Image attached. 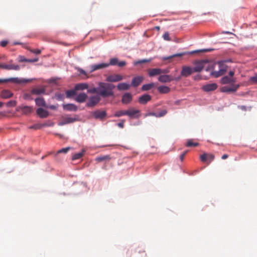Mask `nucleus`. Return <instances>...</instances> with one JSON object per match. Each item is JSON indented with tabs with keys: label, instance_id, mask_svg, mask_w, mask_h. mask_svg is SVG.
I'll return each instance as SVG.
<instances>
[{
	"label": "nucleus",
	"instance_id": "obj_1",
	"mask_svg": "<svg viewBox=\"0 0 257 257\" xmlns=\"http://www.w3.org/2000/svg\"><path fill=\"white\" fill-rule=\"evenodd\" d=\"M97 87V93L103 97H106L113 95L112 90L115 86L110 83L100 82Z\"/></svg>",
	"mask_w": 257,
	"mask_h": 257
},
{
	"label": "nucleus",
	"instance_id": "obj_2",
	"mask_svg": "<svg viewBox=\"0 0 257 257\" xmlns=\"http://www.w3.org/2000/svg\"><path fill=\"white\" fill-rule=\"evenodd\" d=\"M219 66L218 71H212L210 75L215 78H217L223 75L227 71V66L223 62H219L218 63Z\"/></svg>",
	"mask_w": 257,
	"mask_h": 257
},
{
	"label": "nucleus",
	"instance_id": "obj_3",
	"mask_svg": "<svg viewBox=\"0 0 257 257\" xmlns=\"http://www.w3.org/2000/svg\"><path fill=\"white\" fill-rule=\"evenodd\" d=\"M31 79L19 78L18 77H12L9 78L0 79V83L12 82L16 84H22L30 82Z\"/></svg>",
	"mask_w": 257,
	"mask_h": 257
},
{
	"label": "nucleus",
	"instance_id": "obj_4",
	"mask_svg": "<svg viewBox=\"0 0 257 257\" xmlns=\"http://www.w3.org/2000/svg\"><path fill=\"white\" fill-rule=\"evenodd\" d=\"M208 63V61L207 60H203L196 62L195 63V66L193 68V71L196 72H200Z\"/></svg>",
	"mask_w": 257,
	"mask_h": 257
},
{
	"label": "nucleus",
	"instance_id": "obj_5",
	"mask_svg": "<svg viewBox=\"0 0 257 257\" xmlns=\"http://www.w3.org/2000/svg\"><path fill=\"white\" fill-rule=\"evenodd\" d=\"M238 84H232L230 86H224L221 88V91L223 92H235L239 88Z\"/></svg>",
	"mask_w": 257,
	"mask_h": 257
},
{
	"label": "nucleus",
	"instance_id": "obj_6",
	"mask_svg": "<svg viewBox=\"0 0 257 257\" xmlns=\"http://www.w3.org/2000/svg\"><path fill=\"white\" fill-rule=\"evenodd\" d=\"M127 115L131 118H138L141 116L140 111L133 108L127 110Z\"/></svg>",
	"mask_w": 257,
	"mask_h": 257
},
{
	"label": "nucleus",
	"instance_id": "obj_7",
	"mask_svg": "<svg viewBox=\"0 0 257 257\" xmlns=\"http://www.w3.org/2000/svg\"><path fill=\"white\" fill-rule=\"evenodd\" d=\"M91 115L96 119H102L106 116V113L105 111L97 110L92 112Z\"/></svg>",
	"mask_w": 257,
	"mask_h": 257
},
{
	"label": "nucleus",
	"instance_id": "obj_8",
	"mask_svg": "<svg viewBox=\"0 0 257 257\" xmlns=\"http://www.w3.org/2000/svg\"><path fill=\"white\" fill-rule=\"evenodd\" d=\"M0 68L10 70H19L20 69V67L18 65L16 64H0Z\"/></svg>",
	"mask_w": 257,
	"mask_h": 257
},
{
	"label": "nucleus",
	"instance_id": "obj_9",
	"mask_svg": "<svg viewBox=\"0 0 257 257\" xmlns=\"http://www.w3.org/2000/svg\"><path fill=\"white\" fill-rule=\"evenodd\" d=\"M100 101V97L98 96H93L89 98L87 106L93 107L95 105Z\"/></svg>",
	"mask_w": 257,
	"mask_h": 257
},
{
	"label": "nucleus",
	"instance_id": "obj_10",
	"mask_svg": "<svg viewBox=\"0 0 257 257\" xmlns=\"http://www.w3.org/2000/svg\"><path fill=\"white\" fill-rule=\"evenodd\" d=\"M193 68L186 66L182 67L181 71V75L184 77H187L190 75L193 72Z\"/></svg>",
	"mask_w": 257,
	"mask_h": 257
},
{
	"label": "nucleus",
	"instance_id": "obj_11",
	"mask_svg": "<svg viewBox=\"0 0 257 257\" xmlns=\"http://www.w3.org/2000/svg\"><path fill=\"white\" fill-rule=\"evenodd\" d=\"M174 79L173 77L169 75H161L158 77V80L162 83L170 82Z\"/></svg>",
	"mask_w": 257,
	"mask_h": 257
},
{
	"label": "nucleus",
	"instance_id": "obj_12",
	"mask_svg": "<svg viewBox=\"0 0 257 257\" xmlns=\"http://www.w3.org/2000/svg\"><path fill=\"white\" fill-rule=\"evenodd\" d=\"M123 77L119 74H114L108 76L106 78L108 82H117L122 80Z\"/></svg>",
	"mask_w": 257,
	"mask_h": 257
},
{
	"label": "nucleus",
	"instance_id": "obj_13",
	"mask_svg": "<svg viewBox=\"0 0 257 257\" xmlns=\"http://www.w3.org/2000/svg\"><path fill=\"white\" fill-rule=\"evenodd\" d=\"M109 66V64L107 63H102L97 64H94L91 66V72L96 71L98 69H101L103 68H105L108 67Z\"/></svg>",
	"mask_w": 257,
	"mask_h": 257
},
{
	"label": "nucleus",
	"instance_id": "obj_14",
	"mask_svg": "<svg viewBox=\"0 0 257 257\" xmlns=\"http://www.w3.org/2000/svg\"><path fill=\"white\" fill-rule=\"evenodd\" d=\"M144 77L143 76H137L134 77L132 81L131 85L136 87L138 86L143 81Z\"/></svg>",
	"mask_w": 257,
	"mask_h": 257
},
{
	"label": "nucleus",
	"instance_id": "obj_15",
	"mask_svg": "<svg viewBox=\"0 0 257 257\" xmlns=\"http://www.w3.org/2000/svg\"><path fill=\"white\" fill-rule=\"evenodd\" d=\"M152 97L149 94H144L139 98V102L142 104H145L151 100Z\"/></svg>",
	"mask_w": 257,
	"mask_h": 257
},
{
	"label": "nucleus",
	"instance_id": "obj_16",
	"mask_svg": "<svg viewBox=\"0 0 257 257\" xmlns=\"http://www.w3.org/2000/svg\"><path fill=\"white\" fill-rule=\"evenodd\" d=\"M132 101V95L130 93H125L122 97V103L125 104L130 103Z\"/></svg>",
	"mask_w": 257,
	"mask_h": 257
},
{
	"label": "nucleus",
	"instance_id": "obj_17",
	"mask_svg": "<svg viewBox=\"0 0 257 257\" xmlns=\"http://www.w3.org/2000/svg\"><path fill=\"white\" fill-rule=\"evenodd\" d=\"M217 87L216 83L207 84L202 87V89L204 91L209 92L215 90Z\"/></svg>",
	"mask_w": 257,
	"mask_h": 257
},
{
	"label": "nucleus",
	"instance_id": "obj_18",
	"mask_svg": "<svg viewBox=\"0 0 257 257\" xmlns=\"http://www.w3.org/2000/svg\"><path fill=\"white\" fill-rule=\"evenodd\" d=\"M63 108L64 110L67 111H76L77 110V106L72 103H68L63 105Z\"/></svg>",
	"mask_w": 257,
	"mask_h": 257
},
{
	"label": "nucleus",
	"instance_id": "obj_19",
	"mask_svg": "<svg viewBox=\"0 0 257 257\" xmlns=\"http://www.w3.org/2000/svg\"><path fill=\"white\" fill-rule=\"evenodd\" d=\"M13 95V93L9 90L4 89L1 91V97L4 99H8Z\"/></svg>",
	"mask_w": 257,
	"mask_h": 257
},
{
	"label": "nucleus",
	"instance_id": "obj_20",
	"mask_svg": "<svg viewBox=\"0 0 257 257\" xmlns=\"http://www.w3.org/2000/svg\"><path fill=\"white\" fill-rule=\"evenodd\" d=\"M236 79L234 78H230L227 76L223 77L221 82L222 84H233L235 82Z\"/></svg>",
	"mask_w": 257,
	"mask_h": 257
},
{
	"label": "nucleus",
	"instance_id": "obj_21",
	"mask_svg": "<svg viewBox=\"0 0 257 257\" xmlns=\"http://www.w3.org/2000/svg\"><path fill=\"white\" fill-rule=\"evenodd\" d=\"M36 111H37V114L41 118H46L49 115L48 112L47 110L44 109L42 108H38L37 109Z\"/></svg>",
	"mask_w": 257,
	"mask_h": 257
},
{
	"label": "nucleus",
	"instance_id": "obj_22",
	"mask_svg": "<svg viewBox=\"0 0 257 257\" xmlns=\"http://www.w3.org/2000/svg\"><path fill=\"white\" fill-rule=\"evenodd\" d=\"M148 73L150 77L155 76L161 74V68H153L148 70Z\"/></svg>",
	"mask_w": 257,
	"mask_h": 257
},
{
	"label": "nucleus",
	"instance_id": "obj_23",
	"mask_svg": "<svg viewBox=\"0 0 257 257\" xmlns=\"http://www.w3.org/2000/svg\"><path fill=\"white\" fill-rule=\"evenodd\" d=\"M87 98V95L84 93L79 94L75 98V100L79 103H83L85 101Z\"/></svg>",
	"mask_w": 257,
	"mask_h": 257
},
{
	"label": "nucleus",
	"instance_id": "obj_24",
	"mask_svg": "<svg viewBox=\"0 0 257 257\" xmlns=\"http://www.w3.org/2000/svg\"><path fill=\"white\" fill-rule=\"evenodd\" d=\"M130 87L131 85L126 83H120L117 85V88L119 91L127 90Z\"/></svg>",
	"mask_w": 257,
	"mask_h": 257
},
{
	"label": "nucleus",
	"instance_id": "obj_25",
	"mask_svg": "<svg viewBox=\"0 0 257 257\" xmlns=\"http://www.w3.org/2000/svg\"><path fill=\"white\" fill-rule=\"evenodd\" d=\"M36 104L39 106L46 107V104L44 99L42 97L36 98L35 100Z\"/></svg>",
	"mask_w": 257,
	"mask_h": 257
},
{
	"label": "nucleus",
	"instance_id": "obj_26",
	"mask_svg": "<svg viewBox=\"0 0 257 257\" xmlns=\"http://www.w3.org/2000/svg\"><path fill=\"white\" fill-rule=\"evenodd\" d=\"M45 92V89L44 88H33L31 90V93L32 94L40 95L41 94L44 93Z\"/></svg>",
	"mask_w": 257,
	"mask_h": 257
},
{
	"label": "nucleus",
	"instance_id": "obj_27",
	"mask_svg": "<svg viewBox=\"0 0 257 257\" xmlns=\"http://www.w3.org/2000/svg\"><path fill=\"white\" fill-rule=\"evenodd\" d=\"M23 113L28 114L31 113L33 111L32 107L29 106H22L20 107Z\"/></svg>",
	"mask_w": 257,
	"mask_h": 257
},
{
	"label": "nucleus",
	"instance_id": "obj_28",
	"mask_svg": "<svg viewBox=\"0 0 257 257\" xmlns=\"http://www.w3.org/2000/svg\"><path fill=\"white\" fill-rule=\"evenodd\" d=\"M88 85L86 83H78L75 86V90H82L87 89Z\"/></svg>",
	"mask_w": 257,
	"mask_h": 257
},
{
	"label": "nucleus",
	"instance_id": "obj_29",
	"mask_svg": "<svg viewBox=\"0 0 257 257\" xmlns=\"http://www.w3.org/2000/svg\"><path fill=\"white\" fill-rule=\"evenodd\" d=\"M111 158L109 155H105L102 156H99L95 159V160L98 162H101L102 161H109Z\"/></svg>",
	"mask_w": 257,
	"mask_h": 257
},
{
	"label": "nucleus",
	"instance_id": "obj_30",
	"mask_svg": "<svg viewBox=\"0 0 257 257\" xmlns=\"http://www.w3.org/2000/svg\"><path fill=\"white\" fill-rule=\"evenodd\" d=\"M158 90L161 93H167L170 92V88L166 86H160L158 87Z\"/></svg>",
	"mask_w": 257,
	"mask_h": 257
},
{
	"label": "nucleus",
	"instance_id": "obj_31",
	"mask_svg": "<svg viewBox=\"0 0 257 257\" xmlns=\"http://www.w3.org/2000/svg\"><path fill=\"white\" fill-rule=\"evenodd\" d=\"M84 155V151H82L81 152L76 153L73 155L72 157V160H76L81 158Z\"/></svg>",
	"mask_w": 257,
	"mask_h": 257
},
{
	"label": "nucleus",
	"instance_id": "obj_32",
	"mask_svg": "<svg viewBox=\"0 0 257 257\" xmlns=\"http://www.w3.org/2000/svg\"><path fill=\"white\" fill-rule=\"evenodd\" d=\"M154 83H150L143 85L142 87V89L143 91H147L151 89L153 87H154Z\"/></svg>",
	"mask_w": 257,
	"mask_h": 257
},
{
	"label": "nucleus",
	"instance_id": "obj_33",
	"mask_svg": "<svg viewBox=\"0 0 257 257\" xmlns=\"http://www.w3.org/2000/svg\"><path fill=\"white\" fill-rule=\"evenodd\" d=\"M127 115V110H119L116 111L115 114H114V116L115 117H120L122 115Z\"/></svg>",
	"mask_w": 257,
	"mask_h": 257
},
{
	"label": "nucleus",
	"instance_id": "obj_34",
	"mask_svg": "<svg viewBox=\"0 0 257 257\" xmlns=\"http://www.w3.org/2000/svg\"><path fill=\"white\" fill-rule=\"evenodd\" d=\"M75 120V119L71 117H67L65 119V122H62L59 123V125H63L67 123H70L73 122Z\"/></svg>",
	"mask_w": 257,
	"mask_h": 257
},
{
	"label": "nucleus",
	"instance_id": "obj_35",
	"mask_svg": "<svg viewBox=\"0 0 257 257\" xmlns=\"http://www.w3.org/2000/svg\"><path fill=\"white\" fill-rule=\"evenodd\" d=\"M199 145V144L198 143H193L192 140H189L186 146L188 147H197Z\"/></svg>",
	"mask_w": 257,
	"mask_h": 257
},
{
	"label": "nucleus",
	"instance_id": "obj_36",
	"mask_svg": "<svg viewBox=\"0 0 257 257\" xmlns=\"http://www.w3.org/2000/svg\"><path fill=\"white\" fill-rule=\"evenodd\" d=\"M118 59L117 58H113L110 59L109 63H107L109 65L114 66L117 65Z\"/></svg>",
	"mask_w": 257,
	"mask_h": 257
},
{
	"label": "nucleus",
	"instance_id": "obj_37",
	"mask_svg": "<svg viewBox=\"0 0 257 257\" xmlns=\"http://www.w3.org/2000/svg\"><path fill=\"white\" fill-rule=\"evenodd\" d=\"M250 83L252 84H257V74L250 77L249 80Z\"/></svg>",
	"mask_w": 257,
	"mask_h": 257
},
{
	"label": "nucleus",
	"instance_id": "obj_38",
	"mask_svg": "<svg viewBox=\"0 0 257 257\" xmlns=\"http://www.w3.org/2000/svg\"><path fill=\"white\" fill-rule=\"evenodd\" d=\"M71 149V148L69 147L61 149L57 152L56 155H57L60 153L66 154Z\"/></svg>",
	"mask_w": 257,
	"mask_h": 257
},
{
	"label": "nucleus",
	"instance_id": "obj_39",
	"mask_svg": "<svg viewBox=\"0 0 257 257\" xmlns=\"http://www.w3.org/2000/svg\"><path fill=\"white\" fill-rule=\"evenodd\" d=\"M167 110L166 109H163L159 113H157V117H161L165 116L167 113Z\"/></svg>",
	"mask_w": 257,
	"mask_h": 257
},
{
	"label": "nucleus",
	"instance_id": "obj_40",
	"mask_svg": "<svg viewBox=\"0 0 257 257\" xmlns=\"http://www.w3.org/2000/svg\"><path fill=\"white\" fill-rule=\"evenodd\" d=\"M152 59H143V60H139V61H136V62H134V64L135 65H138L139 64H142V63L149 62H150L152 60Z\"/></svg>",
	"mask_w": 257,
	"mask_h": 257
},
{
	"label": "nucleus",
	"instance_id": "obj_41",
	"mask_svg": "<svg viewBox=\"0 0 257 257\" xmlns=\"http://www.w3.org/2000/svg\"><path fill=\"white\" fill-rule=\"evenodd\" d=\"M17 102L15 100H10L6 103L8 107H14L16 106Z\"/></svg>",
	"mask_w": 257,
	"mask_h": 257
},
{
	"label": "nucleus",
	"instance_id": "obj_42",
	"mask_svg": "<svg viewBox=\"0 0 257 257\" xmlns=\"http://www.w3.org/2000/svg\"><path fill=\"white\" fill-rule=\"evenodd\" d=\"M66 94L67 97H70L75 94V90H68L66 92Z\"/></svg>",
	"mask_w": 257,
	"mask_h": 257
},
{
	"label": "nucleus",
	"instance_id": "obj_43",
	"mask_svg": "<svg viewBox=\"0 0 257 257\" xmlns=\"http://www.w3.org/2000/svg\"><path fill=\"white\" fill-rule=\"evenodd\" d=\"M215 65V64L212 63L208 64V66L206 67V70L209 71L210 70H213L214 69Z\"/></svg>",
	"mask_w": 257,
	"mask_h": 257
},
{
	"label": "nucleus",
	"instance_id": "obj_44",
	"mask_svg": "<svg viewBox=\"0 0 257 257\" xmlns=\"http://www.w3.org/2000/svg\"><path fill=\"white\" fill-rule=\"evenodd\" d=\"M214 159V156L212 154H207V160H209V162L213 161Z\"/></svg>",
	"mask_w": 257,
	"mask_h": 257
},
{
	"label": "nucleus",
	"instance_id": "obj_45",
	"mask_svg": "<svg viewBox=\"0 0 257 257\" xmlns=\"http://www.w3.org/2000/svg\"><path fill=\"white\" fill-rule=\"evenodd\" d=\"M163 37L164 39L165 40H167V41L170 40V38L169 34L168 32L165 33L163 36Z\"/></svg>",
	"mask_w": 257,
	"mask_h": 257
},
{
	"label": "nucleus",
	"instance_id": "obj_46",
	"mask_svg": "<svg viewBox=\"0 0 257 257\" xmlns=\"http://www.w3.org/2000/svg\"><path fill=\"white\" fill-rule=\"evenodd\" d=\"M207 154H203L200 156V160L202 162H205L207 161Z\"/></svg>",
	"mask_w": 257,
	"mask_h": 257
},
{
	"label": "nucleus",
	"instance_id": "obj_47",
	"mask_svg": "<svg viewBox=\"0 0 257 257\" xmlns=\"http://www.w3.org/2000/svg\"><path fill=\"white\" fill-rule=\"evenodd\" d=\"M38 60V59L35 60H31V59H21L20 60V62H36Z\"/></svg>",
	"mask_w": 257,
	"mask_h": 257
},
{
	"label": "nucleus",
	"instance_id": "obj_48",
	"mask_svg": "<svg viewBox=\"0 0 257 257\" xmlns=\"http://www.w3.org/2000/svg\"><path fill=\"white\" fill-rule=\"evenodd\" d=\"M126 65V62L125 61H118L117 66L119 67H123Z\"/></svg>",
	"mask_w": 257,
	"mask_h": 257
},
{
	"label": "nucleus",
	"instance_id": "obj_49",
	"mask_svg": "<svg viewBox=\"0 0 257 257\" xmlns=\"http://www.w3.org/2000/svg\"><path fill=\"white\" fill-rule=\"evenodd\" d=\"M24 98L25 99H32L31 97V95L29 93H26L24 95Z\"/></svg>",
	"mask_w": 257,
	"mask_h": 257
},
{
	"label": "nucleus",
	"instance_id": "obj_50",
	"mask_svg": "<svg viewBox=\"0 0 257 257\" xmlns=\"http://www.w3.org/2000/svg\"><path fill=\"white\" fill-rule=\"evenodd\" d=\"M154 116L156 117H157V114L155 112H149L148 113H146L145 114V116Z\"/></svg>",
	"mask_w": 257,
	"mask_h": 257
},
{
	"label": "nucleus",
	"instance_id": "obj_51",
	"mask_svg": "<svg viewBox=\"0 0 257 257\" xmlns=\"http://www.w3.org/2000/svg\"><path fill=\"white\" fill-rule=\"evenodd\" d=\"M125 120L122 119L121 120L120 122L117 124V126L120 128H123L124 127V122Z\"/></svg>",
	"mask_w": 257,
	"mask_h": 257
},
{
	"label": "nucleus",
	"instance_id": "obj_52",
	"mask_svg": "<svg viewBox=\"0 0 257 257\" xmlns=\"http://www.w3.org/2000/svg\"><path fill=\"white\" fill-rule=\"evenodd\" d=\"M169 72V70L168 69H161V74H167Z\"/></svg>",
	"mask_w": 257,
	"mask_h": 257
},
{
	"label": "nucleus",
	"instance_id": "obj_53",
	"mask_svg": "<svg viewBox=\"0 0 257 257\" xmlns=\"http://www.w3.org/2000/svg\"><path fill=\"white\" fill-rule=\"evenodd\" d=\"M187 153V151H185L180 155V159L181 161H183L185 156L186 155Z\"/></svg>",
	"mask_w": 257,
	"mask_h": 257
},
{
	"label": "nucleus",
	"instance_id": "obj_54",
	"mask_svg": "<svg viewBox=\"0 0 257 257\" xmlns=\"http://www.w3.org/2000/svg\"><path fill=\"white\" fill-rule=\"evenodd\" d=\"M8 43L7 41H2L1 42V45L2 47H5Z\"/></svg>",
	"mask_w": 257,
	"mask_h": 257
},
{
	"label": "nucleus",
	"instance_id": "obj_55",
	"mask_svg": "<svg viewBox=\"0 0 257 257\" xmlns=\"http://www.w3.org/2000/svg\"><path fill=\"white\" fill-rule=\"evenodd\" d=\"M212 50V49H201V50H198L197 52H206L211 51Z\"/></svg>",
	"mask_w": 257,
	"mask_h": 257
},
{
	"label": "nucleus",
	"instance_id": "obj_56",
	"mask_svg": "<svg viewBox=\"0 0 257 257\" xmlns=\"http://www.w3.org/2000/svg\"><path fill=\"white\" fill-rule=\"evenodd\" d=\"M31 52L36 54H40L41 52V51L39 49H35L32 50Z\"/></svg>",
	"mask_w": 257,
	"mask_h": 257
},
{
	"label": "nucleus",
	"instance_id": "obj_57",
	"mask_svg": "<svg viewBox=\"0 0 257 257\" xmlns=\"http://www.w3.org/2000/svg\"><path fill=\"white\" fill-rule=\"evenodd\" d=\"M88 92H90V93H97V88H94L92 89H90L88 90Z\"/></svg>",
	"mask_w": 257,
	"mask_h": 257
},
{
	"label": "nucleus",
	"instance_id": "obj_58",
	"mask_svg": "<svg viewBox=\"0 0 257 257\" xmlns=\"http://www.w3.org/2000/svg\"><path fill=\"white\" fill-rule=\"evenodd\" d=\"M234 72L233 71H230L229 72V75L230 77V78H233L232 76L234 75Z\"/></svg>",
	"mask_w": 257,
	"mask_h": 257
},
{
	"label": "nucleus",
	"instance_id": "obj_59",
	"mask_svg": "<svg viewBox=\"0 0 257 257\" xmlns=\"http://www.w3.org/2000/svg\"><path fill=\"white\" fill-rule=\"evenodd\" d=\"M79 71L80 74L86 75V73L85 71L84 70H83V69H81L79 70Z\"/></svg>",
	"mask_w": 257,
	"mask_h": 257
},
{
	"label": "nucleus",
	"instance_id": "obj_60",
	"mask_svg": "<svg viewBox=\"0 0 257 257\" xmlns=\"http://www.w3.org/2000/svg\"><path fill=\"white\" fill-rule=\"evenodd\" d=\"M228 157V155H227V154H224L222 157H221V159H223V160H225L226 159H227V158Z\"/></svg>",
	"mask_w": 257,
	"mask_h": 257
},
{
	"label": "nucleus",
	"instance_id": "obj_61",
	"mask_svg": "<svg viewBox=\"0 0 257 257\" xmlns=\"http://www.w3.org/2000/svg\"><path fill=\"white\" fill-rule=\"evenodd\" d=\"M239 108L243 110H246V107L244 105L239 106Z\"/></svg>",
	"mask_w": 257,
	"mask_h": 257
},
{
	"label": "nucleus",
	"instance_id": "obj_62",
	"mask_svg": "<svg viewBox=\"0 0 257 257\" xmlns=\"http://www.w3.org/2000/svg\"><path fill=\"white\" fill-rule=\"evenodd\" d=\"M183 53H179V54H177L174 55L173 56H178V57H180V56H183Z\"/></svg>",
	"mask_w": 257,
	"mask_h": 257
},
{
	"label": "nucleus",
	"instance_id": "obj_63",
	"mask_svg": "<svg viewBox=\"0 0 257 257\" xmlns=\"http://www.w3.org/2000/svg\"><path fill=\"white\" fill-rule=\"evenodd\" d=\"M49 108L52 109H55L56 108V107L55 105H51L50 106Z\"/></svg>",
	"mask_w": 257,
	"mask_h": 257
},
{
	"label": "nucleus",
	"instance_id": "obj_64",
	"mask_svg": "<svg viewBox=\"0 0 257 257\" xmlns=\"http://www.w3.org/2000/svg\"><path fill=\"white\" fill-rule=\"evenodd\" d=\"M155 29H156V30H157L158 31H159V30H160V27H159V26H156V27H155Z\"/></svg>",
	"mask_w": 257,
	"mask_h": 257
}]
</instances>
